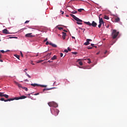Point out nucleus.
<instances>
[{"mask_svg":"<svg viewBox=\"0 0 127 127\" xmlns=\"http://www.w3.org/2000/svg\"><path fill=\"white\" fill-rule=\"evenodd\" d=\"M119 32L117 31V30H113V32L112 33V37L113 39H115V38H117L118 37V35H119Z\"/></svg>","mask_w":127,"mask_h":127,"instance_id":"1","label":"nucleus"},{"mask_svg":"<svg viewBox=\"0 0 127 127\" xmlns=\"http://www.w3.org/2000/svg\"><path fill=\"white\" fill-rule=\"evenodd\" d=\"M70 16H71V17H72V18H73V19H74L76 21H79V22H83V20H82L80 19L79 18L77 17L76 16H75V15L70 14Z\"/></svg>","mask_w":127,"mask_h":127,"instance_id":"2","label":"nucleus"},{"mask_svg":"<svg viewBox=\"0 0 127 127\" xmlns=\"http://www.w3.org/2000/svg\"><path fill=\"white\" fill-rule=\"evenodd\" d=\"M48 105L49 107H54V108H56V107H57V104L54 102H49Z\"/></svg>","mask_w":127,"mask_h":127,"instance_id":"3","label":"nucleus"},{"mask_svg":"<svg viewBox=\"0 0 127 127\" xmlns=\"http://www.w3.org/2000/svg\"><path fill=\"white\" fill-rule=\"evenodd\" d=\"M26 98V96H20V97H14V98H13V101H14V100H22L23 99H25Z\"/></svg>","mask_w":127,"mask_h":127,"instance_id":"4","label":"nucleus"},{"mask_svg":"<svg viewBox=\"0 0 127 127\" xmlns=\"http://www.w3.org/2000/svg\"><path fill=\"white\" fill-rule=\"evenodd\" d=\"M0 101H4V102H10V101H13V98H9L6 100H4V98H1L0 99Z\"/></svg>","mask_w":127,"mask_h":127,"instance_id":"5","label":"nucleus"},{"mask_svg":"<svg viewBox=\"0 0 127 127\" xmlns=\"http://www.w3.org/2000/svg\"><path fill=\"white\" fill-rule=\"evenodd\" d=\"M90 41H92V40L90 39H86V42L84 43V45H89V44H90Z\"/></svg>","mask_w":127,"mask_h":127,"instance_id":"6","label":"nucleus"},{"mask_svg":"<svg viewBox=\"0 0 127 127\" xmlns=\"http://www.w3.org/2000/svg\"><path fill=\"white\" fill-rule=\"evenodd\" d=\"M32 33H28L27 34L25 35V37H27L28 38H30L31 37H33V36L32 35Z\"/></svg>","mask_w":127,"mask_h":127,"instance_id":"7","label":"nucleus"},{"mask_svg":"<svg viewBox=\"0 0 127 127\" xmlns=\"http://www.w3.org/2000/svg\"><path fill=\"white\" fill-rule=\"evenodd\" d=\"M59 110L58 109H55L54 110V112H55V114H54V115L56 117L57 116H58V114H59Z\"/></svg>","mask_w":127,"mask_h":127,"instance_id":"8","label":"nucleus"},{"mask_svg":"<svg viewBox=\"0 0 127 127\" xmlns=\"http://www.w3.org/2000/svg\"><path fill=\"white\" fill-rule=\"evenodd\" d=\"M91 26H92L93 27H96L97 23H96L94 21H92V23L91 24Z\"/></svg>","mask_w":127,"mask_h":127,"instance_id":"9","label":"nucleus"},{"mask_svg":"<svg viewBox=\"0 0 127 127\" xmlns=\"http://www.w3.org/2000/svg\"><path fill=\"white\" fill-rule=\"evenodd\" d=\"M2 32L3 33H4V34H8L9 33V32H8V31L6 29H3L2 30Z\"/></svg>","mask_w":127,"mask_h":127,"instance_id":"10","label":"nucleus"},{"mask_svg":"<svg viewBox=\"0 0 127 127\" xmlns=\"http://www.w3.org/2000/svg\"><path fill=\"white\" fill-rule=\"evenodd\" d=\"M51 54H52V53H48L47 55H46V57H47V59H50L51 58Z\"/></svg>","mask_w":127,"mask_h":127,"instance_id":"11","label":"nucleus"},{"mask_svg":"<svg viewBox=\"0 0 127 127\" xmlns=\"http://www.w3.org/2000/svg\"><path fill=\"white\" fill-rule=\"evenodd\" d=\"M53 89H55V87H52L50 88H44L43 91V92H44L45 91H49V90H52Z\"/></svg>","mask_w":127,"mask_h":127,"instance_id":"12","label":"nucleus"},{"mask_svg":"<svg viewBox=\"0 0 127 127\" xmlns=\"http://www.w3.org/2000/svg\"><path fill=\"white\" fill-rule=\"evenodd\" d=\"M115 22H119L120 20V17L116 16V18H115Z\"/></svg>","mask_w":127,"mask_h":127,"instance_id":"13","label":"nucleus"},{"mask_svg":"<svg viewBox=\"0 0 127 127\" xmlns=\"http://www.w3.org/2000/svg\"><path fill=\"white\" fill-rule=\"evenodd\" d=\"M99 23L101 24H104V21L103 20V18H101L99 17Z\"/></svg>","mask_w":127,"mask_h":127,"instance_id":"14","label":"nucleus"},{"mask_svg":"<svg viewBox=\"0 0 127 127\" xmlns=\"http://www.w3.org/2000/svg\"><path fill=\"white\" fill-rule=\"evenodd\" d=\"M50 45H51V46H52L53 47H54L55 48H56V47H57V45L52 43H50Z\"/></svg>","mask_w":127,"mask_h":127,"instance_id":"15","label":"nucleus"},{"mask_svg":"<svg viewBox=\"0 0 127 127\" xmlns=\"http://www.w3.org/2000/svg\"><path fill=\"white\" fill-rule=\"evenodd\" d=\"M31 85L33 87H39L40 86L39 84L36 83L31 84Z\"/></svg>","mask_w":127,"mask_h":127,"instance_id":"16","label":"nucleus"},{"mask_svg":"<svg viewBox=\"0 0 127 127\" xmlns=\"http://www.w3.org/2000/svg\"><path fill=\"white\" fill-rule=\"evenodd\" d=\"M66 33H64V32H63V39H65V38H66Z\"/></svg>","mask_w":127,"mask_h":127,"instance_id":"17","label":"nucleus"},{"mask_svg":"<svg viewBox=\"0 0 127 127\" xmlns=\"http://www.w3.org/2000/svg\"><path fill=\"white\" fill-rule=\"evenodd\" d=\"M56 59H57V56H56V55H54V56H53V57H52V58L51 59V60H56Z\"/></svg>","mask_w":127,"mask_h":127,"instance_id":"18","label":"nucleus"},{"mask_svg":"<svg viewBox=\"0 0 127 127\" xmlns=\"http://www.w3.org/2000/svg\"><path fill=\"white\" fill-rule=\"evenodd\" d=\"M84 23L85 24H87V25H89V26H91V23L90 22H84Z\"/></svg>","mask_w":127,"mask_h":127,"instance_id":"19","label":"nucleus"},{"mask_svg":"<svg viewBox=\"0 0 127 127\" xmlns=\"http://www.w3.org/2000/svg\"><path fill=\"white\" fill-rule=\"evenodd\" d=\"M17 85L19 88H22L23 89V87H22L20 83H17Z\"/></svg>","mask_w":127,"mask_h":127,"instance_id":"20","label":"nucleus"},{"mask_svg":"<svg viewBox=\"0 0 127 127\" xmlns=\"http://www.w3.org/2000/svg\"><path fill=\"white\" fill-rule=\"evenodd\" d=\"M40 87H42V88H46L47 87V85H39Z\"/></svg>","mask_w":127,"mask_h":127,"instance_id":"21","label":"nucleus"},{"mask_svg":"<svg viewBox=\"0 0 127 127\" xmlns=\"http://www.w3.org/2000/svg\"><path fill=\"white\" fill-rule=\"evenodd\" d=\"M104 19H105L109 20V19H110V18H109L108 16L105 15V16H104Z\"/></svg>","mask_w":127,"mask_h":127,"instance_id":"22","label":"nucleus"},{"mask_svg":"<svg viewBox=\"0 0 127 127\" xmlns=\"http://www.w3.org/2000/svg\"><path fill=\"white\" fill-rule=\"evenodd\" d=\"M3 97H4V98H6V99H8V95H6V94H4V95H3Z\"/></svg>","mask_w":127,"mask_h":127,"instance_id":"23","label":"nucleus"},{"mask_svg":"<svg viewBox=\"0 0 127 127\" xmlns=\"http://www.w3.org/2000/svg\"><path fill=\"white\" fill-rule=\"evenodd\" d=\"M84 10V9L83 8H80V9H78V11H79V12H82V11Z\"/></svg>","mask_w":127,"mask_h":127,"instance_id":"24","label":"nucleus"},{"mask_svg":"<svg viewBox=\"0 0 127 127\" xmlns=\"http://www.w3.org/2000/svg\"><path fill=\"white\" fill-rule=\"evenodd\" d=\"M76 23H77V24H79L81 25H82V24H83V23H82V22H79V21L76 22Z\"/></svg>","mask_w":127,"mask_h":127,"instance_id":"25","label":"nucleus"},{"mask_svg":"<svg viewBox=\"0 0 127 127\" xmlns=\"http://www.w3.org/2000/svg\"><path fill=\"white\" fill-rule=\"evenodd\" d=\"M25 74H26V76H27V77H28L29 78H31V76H30V75H29V74H28L27 72H25Z\"/></svg>","mask_w":127,"mask_h":127,"instance_id":"26","label":"nucleus"},{"mask_svg":"<svg viewBox=\"0 0 127 127\" xmlns=\"http://www.w3.org/2000/svg\"><path fill=\"white\" fill-rule=\"evenodd\" d=\"M14 56L17 58V59H19V55H15Z\"/></svg>","mask_w":127,"mask_h":127,"instance_id":"27","label":"nucleus"},{"mask_svg":"<svg viewBox=\"0 0 127 127\" xmlns=\"http://www.w3.org/2000/svg\"><path fill=\"white\" fill-rule=\"evenodd\" d=\"M78 64H79L80 66H82V65H83V63H82V62H79Z\"/></svg>","mask_w":127,"mask_h":127,"instance_id":"28","label":"nucleus"},{"mask_svg":"<svg viewBox=\"0 0 127 127\" xmlns=\"http://www.w3.org/2000/svg\"><path fill=\"white\" fill-rule=\"evenodd\" d=\"M3 93L0 92V97H3L4 94H2Z\"/></svg>","mask_w":127,"mask_h":127,"instance_id":"29","label":"nucleus"},{"mask_svg":"<svg viewBox=\"0 0 127 127\" xmlns=\"http://www.w3.org/2000/svg\"><path fill=\"white\" fill-rule=\"evenodd\" d=\"M71 13L75 14V13H77V11H73L72 12H71Z\"/></svg>","mask_w":127,"mask_h":127,"instance_id":"30","label":"nucleus"},{"mask_svg":"<svg viewBox=\"0 0 127 127\" xmlns=\"http://www.w3.org/2000/svg\"><path fill=\"white\" fill-rule=\"evenodd\" d=\"M87 60L88 64H91V61L90 60V59H87Z\"/></svg>","mask_w":127,"mask_h":127,"instance_id":"31","label":"nucleus"},{"mask_svg":"<svg viewBox=\"0 0 127 127\" xmlns=\"http://www.w3.org/2000/svg\"><path fill=\"white\" fill-rule=\"evenodd\" d=\"M23 89H24V90H25V91H28V89H27V88L26 87H23Z\"/></svg>","mask_w":127,"mask_h":127,"instance_id":"32","label":"nucleus"},{"mask_svg":"<svg viewBox=\"0 0 127 127\" xmlns=\"http://www.w3.org/2000/svg\"><path fill=\"white\" fill-rule=\"evenodd\" d=\"M43 61V60H40V61H38L37 63H42V62Z\"/></svg>","mask_w":127,"mask_h":127,"instance_id":"33","label":"nucleus"},{"mask_svg":"<svg viewBox=\"0 0 127 127\" xmlns=\"http://www.w3.org/2000/svg\"><path fill=\"white\" fill-rule=\"evenodd\" d=\"M72 54H74V55H76L77 54V52H72Z\"/></svg>","mask_w":127,"mask_h":127,"instance_id":"34","label":"nucleus"},{"mask_svg":"<svg viewBox=\"0 0 127 127\" xmlns=\"http://www.w3.org/2000/svg\"><path fill=\"white\" fill-rule=\"evenodd\" d=\"M102 24L99 23V24L98 25L99 28H101V27L102 26Z\"/></svg>","mask_w":127,"mask_h":127,"instance_id":"35","label":"nucleus"},{"mask_svg":"<svg viewBox=\"0 0 127 127\" xmlns=\"http://www.w3.org/2000/svg\"><path fill=\"white\" fill-rule=\"evenodd\" d=\"M50 43H49V42L47 41L46 43V45H50Z\"/></svg>","mask_w":127,"mask_h":127,"instance_id":"36","label":"nucleus"},{"mask_svg":"<svg viewBox=\"0 0 127 127\" xmlns=\"http://www.w3.org/2000/svg\"><path fill=\"white\" fill-rule=\"evenodd\" d=\"M87 49H88V50H91V49H93L92 47H88L87 48Z\"/></svg>","mask_w":127,"mask_h":127,"instance_id":"37","label":"nucleus"},{"mask_svg":"<svg viewBox=\"0 0 127 127\" xmlns=\"http://www.w3.org/2000/svg\"><path fill=\"white\" fill-rule=\"evenodd\" d=\"M67 51L71 52V49H70V48H67Z\"/></svg>","mask_w":127,"mask_h":127,"instance_id":"38","label":"nucleus"},{"mask_svg":"<svg viewBox=\"0 0 127 127\" xmlns=\"http://www.w3.org/2000/svg\"><path fill=\"white\" fill-rule=\"evenodd\" d=\"M58 28H59V29L60 30H63V28H62V27H59Z\"/></svg>","mask_w":127,"mask_h":127,"instance_id":"39","label":"nucleus"},{"mask_svg":"<svg viewBox=\"0 0 127 127\" xmlns=\"http://www.w3.org/2000/svg\"><path fill=\"white\" fill-rule=\"evenodd\" d=\"M60 55H61V57H63V53H61Z\"/></svg>","mask_w":127,"mask_h":127,"instance_id":"40","label":"nucleus"},{"mask_svg":"<svg viewBox=\"0 0 127 127\" xmlns=\"http://www.w3.org/2000/svg\"><path fill=\"white\" fill-rule=\"evenodd\" d=\"M0 52H1V53H4V52H5L4 51H3V50H0Z\"/></svg>","mask_w":127,"mask_h":127,"instance_id":"41","label":"nucleus"},{"mask_svg":"<svg viewBox=\"0 0 127 127\" xmlns=\"http://www.w3.org/2000/svg\"><path fill=\"white\" fill-rule=\"evenodd\" d=\"M47 40H48V39L46 38L45 40H44V42H46V41H47Z\"/></svg>","mask_w":127,"mask_h":127,"instance_id":"42","label":"nucleus"},{"mask_svg":"<svg viewBox=\"0 0 127 127\" xmlns=\"http://www.w3.org/2000/svg\"><path fill=\"white\" fill-rule=\"evenodd\" d=\"M28 22H29V20H27L25 22V24H26V23H28Z\"/></svg>","mask_w":127,"mask_h":127,"instance_id":"43","label":"nucleus"},{"mask_svg":"<svg viewBox=\"0 0 127 127\" xmlns=\"http://www.w3.org/2000/svg\"><path fill=\"white\" fill-rule=\"evenodd\" d=\"M34 95V96H37V95H39V93H36Z\"/></svg>","mask_w":127,"mask_h":127,"instance_id":"44","label":"nucleus"},{"mask_svg":"<svg viewBox=\"0 0 127 127\" xmlns=\"http://www.w3.org/2000/svg\"><path fill=\"white\" fill-rule=\"evenodd\" d=\"M20 54H21V56L22 57H23V54H22V53L21 52H20Z\"/></svg>","mask_w":127,"mask_h":127,"instance_id":"45","label":"nucleus"},{"mask_svg":"<svg viewBox=\"0 0 127 127\" xmlns=\"http://www.w3.org/2000/svg\"><path fill=\"white\" fill-rule=\"evenodd\" d=\"M64 52H66V53H68V50H64Z\"/></svg>","mask_w":127,"mask_h":127,"instance_id":"46","label":"nucleus"},{"mask_svg":"<svg viewBox=\"0 0 127 127\" xmlns=\"http://www.w3.org/2000/svg\"><path fill=\"white\" fill-rule=\"evenodd\" d=\"M48 62L49 63H52V62H53V61H48Z\"/></svg>","mask_w":127,"mask_h":127,"instance_id":"47","label":"nucleus"},{"mask_svg":"<svg viewBox=\"0 0 127 127\" xmlns=\"http://www.w3.org/2000/svg\"><path fill=\"white\" fill-rule=\"evenodd\" d=\"M9 38H17V37H10Z\"/></svg>","mask_w":127,"mask_h":127,"instance_id":"48","label":"nucleus"},{"mask_svg":"<svg viewBox=\"0 0 127 127\" xmlns=\"http://www.w3.org/2000/svg\"><path fill=\"white\" fill-rule=\"evenodd\" d=\"M26 71H27V69L25 68L24 70V72H26Z\"/></svg>","mask_w":127,"mask_h":127,"instance_id":"49","label":"nucleus"},{"mask_svg":"<svg viewBox=\"0 0 127 127\" xmlns=\"http://www.w3.org/2000/svg\"><path fill=\"white\" fill-rule=\"evenodd\" d=\"M61 12H62V14H64V11H61Z\"/></svg>","mask_w":127,"mask_h":127,"instance_id":"50","label":"nucleus"},{"mask_svg":"<svg viewBox=\"0 0 127 127\" xmlns=\"http://www.w3.org/2000/svg\"><path fill=\"white\" fill-rule=\"evenodd\" d=\"M99 54H100V52H98V53H96L97 55H99Z\"/></svg>","mask_w":127,"mask_h":127,"instance_id":"51","label":"nucleus"},{"mask_svg":"<svg viewBox=\"0 0 127 127\" xmlns=\"http://www.w3.org/2000/svg\"><path fill=\"white\" fill-rule=\"evenodd\" d=\"M107 28H109V27H110V26L109 25H108L107 26H106Z\"/></svg>","mask_w":127,"mask_h":127,"instance_id":"52","label":"nucleus"},{"mask_svg":"<svg viewBox=\"0 0 127 127\" xmlns=\"http://www.w3.org/2000/svg\"><path fill=\"white\" fill-rule=\"evenodd\" d=\"M0 62H3V61L2 60L0 59Z\"/></svg>","mask_w":127,"mask_h":127,"instance_id":"53","label":"nucleus"},{"mask_svg":"<svg viewBox=\"0 0 127 127\" xmlns=\"http://www.w3.org/2000/svg\"><path fill=\"white\" fill-rule=\"evenodd\" d=\"M71 38L73 39H75V37H73V36H72Z\"/></svg>","mask_w":127,"mask_h":127,"instance_id":"54","label":"nucleus"},{"mask_svg":"<svg viewBox=\"0 0 127 127\" xmlns=\"http://www.w3.org/2000/svg\"><path fill=\"white\" fill-rule=\"evenodd\" d=\"M91 45L92 46V47H94V44H91Z\"/></svg>","mask_w":127,"mask_h":127,"instance_id":"55","label":"nucleus"},{"mask_svg":"<svg viewBox=\"0 0 127 127\" xmlns=\"http://www.w3.org/2000/svg\"><path fill=\"white\" fill-rule=\"evenodd\" d=\"M32 65H35L33 62L31 63Z\"/></svg>","mask_w":127,"mask_h":127,"instance_id":"56","label":"nucleus"},{"mask_svg":"<svg viewBox=\"0 0 127 127\" xmlns=\"http://www.w3.org/2000/svg\"><path fill=\"white\" fill-rule=\"evenodd\" d=\"M79 28V29H81V30H83V28Z\"/></svg>","mask_w":127,"mask_h":127,"instance_id":"57","label":"nucleus"},{"mask_svg":"<svg viewBox=\"0 0 127 127\" xmlns=\"http://www.w3.org/2000/svg\"><path fill=\"white\" fill-rule=\"evenodd\" d=\"M66 17H69V16L68 15H66Z\"/></svg>","mask_w":127,"mask_h":127,"instance_id":"58","label":"nucleus"},{"mask_svg":"<svg viewBox=\"0 0 127 127\" xmlns=\"http://www.w3.org/2000/svg\"><path fill=\"white\" fill-rule=\"evenodd\" d=\"M0 58H1V54H0Z\"/></svg>","mask_w":127,"mask_h":127,"instance_id":"59","label":"nucleus"},{"mask_svg":"<svg viewBox=\"0 0 127 127\" xmlns=\"http://www.w3.org/2000/svg\"><path fill=\"white\" fill-rule=\"evenodd\" d=\"M38 53L36 55V57H37V56H38Z\"/></svg>","mask_w":127,"mask_h":127,"instance_id":"60","label":"nucleus"},{"mask_svg":"<svg viewBox=\"0 0 127 127\" xmlns=\"http://www.w3.org/2000/svg\"><path fill=\"white\" fill-rule=\"evenodd\" d=\"M108 52L106 51L105 52V54H106V53H107Z\"/></svg>","mask_w":127,"mask_h":127,"instance_id":"61","label":"nucleus"},{"mask_svg":"<svg viewBox=\"0 0 127 127\" xmlns=\"http://www.w3.org/2000/svg\"><path fill=\"white\" fill-rule=\"evenodd\" d=\"M58 36H61V35H60V34H59Z\"/></svg>","mask_w":127,"mask_h":127,"instance_id":"62","label":"nucleus"},{"mask_svg":"<svg viewBox=\"0 0 127 127\" xmlns=\"http://www.w3.org/2000/svg\"><path fill=\"white\" fill-rule=\"evenodd\" d=\"M83 30L84 31H85V29H83Z\"/></svg>","mask_w":127,"mask_h":127,"instance_id":"63","label":"nucleus"},{"mask_svg":"<svg viewBox=\"0 0 127 127\" xmlns=\"http://www.w3.org/2000/svg\"><path fill=\"white\" fill-rule=\"evenodd\" d=\"M95 48H97V46H95Z\"/></svg>","mask_w":127,"mask_h":127,"instance_id":"64","label":"nucleus"}]
</instances>
